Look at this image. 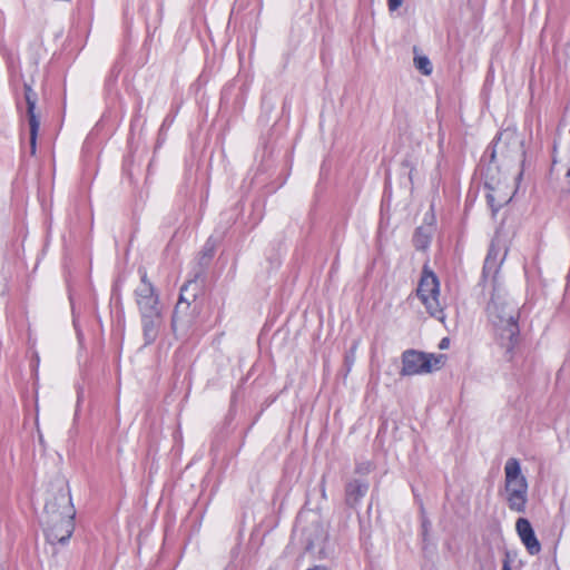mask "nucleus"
<instances>
[{
  "label": "nucleus",
  "mask_w": 570,
  "mask_h": 570,
  "mask_svg": "<svg viewBox=\"0 0 570 570\" xmlns=\"http://www.w3.org/2000/svg\"><path fill=\"white\" fill-rule=\"evenodd\" d=\"M489 321L495 328L499 343L507 352H511L518 342L519 309L500 286H494L487 306Z\"/></svg>",
  "instance_id": "1"
},
{
  "label": "nucleus",
  "mask_w": 570,
  "mask_h": 570,
  "mask_svg": "<svg viewBox=\"0 0 570 570\" xmlns=\"http://www.w3.org/2000/svg\"><path fill=\"white\" fill-rule=\"evenodd\" d=\"M504 499L511 511L524 513L528 502V482L520 462L510 458L504 465Z\"/></svg>",
  "instance_id": "2"
},
{
  "label": "nucleus",
  "mask_w": 570,
  "mask_h": 570,
  "mask_svg": "<svg viewBox=\"0 0 570 570\" xmlns=\"http://www.w3.org/2000/svg\"><path fill=\"white\" fill-rule=\"evenodd\" d=\"M524 155V139L515 128L508 127L499 132L492 146V161L500 157L503 161L522 164Z\"/></svg>",
  "instance_id": "3"
},
{
  "label": "nucleus",
  "mask_w": 570,
  "mask_h": 570,
  "mask_svg": "<svg viewBox=\"0 0 570 570\" xmlns=\"http://www.w3.org/2000/svg\"><path fill=\"white\" fill-rule=\"evenodd\" d=\"M446 356L444 354H432L407 350L402 354L401 375L412 376L428 374L442 368L445 364Z\"/></svg>",
  "instance_id": "4"
},
{
  "label": "nucleus",
  "mask_w": 570,
  "mask_h": 570,
  "mask_svg": "<svg viewBox=\"0 0 570 570\" xmlns=\"http://www.w3.org/2000/svg\"><path fill=\"white\" fill-rule=\"evenodd\" d=\"M416 294L426 312L440 322H444L443 304L440 301V283L436 275L424 266Z\"/></svg>",
  "instance_id": "5"
},
{
  "label": "nucleus",
  "mask_w": 570,
  "mask_h": 570,
  "mask_svg": "<svg viewBox=\"0 0 570 570\" xmlns=\"http://www.w3.org/2000/svg\"><path fill=\"white\" fill-rule=\"evenodd\" d=\"M73 514L71 497L69 492L61 490L47 500L41 515V523H52V521H58L65 517H73Z\"/></svg>",
  "instance_id": "6"
},
{
  "label": "nucleus",
  "mask_w": 570,
  "mask_h": 570,
  "mask_svg": "<svg viewBox=\"0 0 570 570\" xmlns=\"http://www.w3.org/2000/svg\"><path fill=\"white\" fill-rule=\"evenodd\" d=\"M136 302L141 315L160 313L158 295L148 281L146 272L141 273V282L136 288Z\"/></svg>",
  "instance_id": "7"
},
{
  "label": "nucleus",
  "mask_w": 570,
  "mask_h": 570,
  "mask_svg": "<svg viewBox=\"0 0 570 570\" xmlns=\"http://www.w3.org/2000/svg\"><path fill=\"white\" fill-rule=\"evenodd\" d=\"M73 517H65L52 523H41L49 543H66L73 532Z\"/></svg>",
  "instance_id": "8"
},
{
  "label": "nucleus",
  "mask_w": 570,
  "mask_h": 570,
  "mask_svg": "<svg viewBox=\"0 0 570 570\" xmlns=\"http://www.w3.org/2000/svg\"><path fill=\"white\" fill-rule=\"evenodd\" d=\"M24 99L27 102V114L30 129V147L31 154L33 155L36 153V141L40 126L39 119L35 114L38 97L37 94L32 90V88L27 83L24 85Z\"/></svg>",
  "instance_id": "9"
},
{
  "label": "nucleus",
  "mask_w": 570,
  "mask_h": 570,
  "mask_svg": "<svg viewBox=\"0 0 570 570\" xmlns=\"http://www.w3.org/2000/svg\"><path fill=\"white\" fill-rule=\"evenodd\" d=\"M515 530L528 552L532 556L538 554L541 550V544L537 539L529 520L524 518L518 519L515 522Z\"/></svg>",
  "instance_id": "10"
},
{
  "label": "nucleus",
  "mask_w": 570,
  "mask_h": 570,
  "mask_svg": "<svg viewBox=\"0 0 570 570\" xmlns=\"http://www.w3.org/2000/svg\"><path fill=\"white\" fill-rule=\"evenodd\" d=\"M194 312L195 308H191L189 304L177 302L173 314V328L175 331L178 328L187 330L193 323Z\"/></svg>",
  "instance_id": "11"
},
{
  "label": "nucleus",
  "mask_w": 570,
  "mask_h": 570,
  "mask_svg": "<svg viewBox=\"0 0 570 570\" xmlns=\"http://www.w3.org/2000/svg\"><path fill=\"white\" fill-rule=\"evenodd\" d=\"M142 332L145 344L149 345L155 342L161 325V313H153L141 315Z\"/></svg>",
  "instance_id": "12"
},
{
  "label": "nucleus",
  "mask_w": 570,
  "mask_h": 570,
  "mask_svg": "<svg viewBox=\"0 0 570 570\" xmlns=\"http://www.w3.org/2000/svg\"><path fill=\"white\" fill-rule=\"evenodd\" d=\"M368 484L357 480L351 481L346 484L345 494L346 503L351 507L356 505L361 499L366 494Z\"/></svg>",
  "instance_id": "13"
},
{
  "label": "nucleus",
  "mask_w": 570,
  "mask_h": 570,
  "mask_svg": "<svg viewBox=\"0 0 570 570\" xmlns=\"http://www.w3.org/2000/svg\"><path fill=\"white\" fill-rule=\"evenodd\" d=\"M199 286L197 281L190 279L181 286L178 302L189 304V306H191L197 298Z\"/></svg>",
  "instance_id": "14"
},
{
  "label": "nucleus",
  "mask_w": 570,
  "mask_h": 570,
  "mask_svg": "<svg viewBox=\"0 0 570 570\" xmlns=\"http://www.w3.org/2000/svg\"><path fill=\"white\" fill-rule=\"evenodd\" d=\"M413 61L414 67L424 76H430L432 73V63L426 56L415 55Z\"/></svg>",
  "instance_id": "15"
},
{
  "label": "nucleus",
  "mask_w": 570,
  "mask_h": 570,
  "mask_svg": "<svg viewBox=\"0 0 570 570\" xmlns=\"http://www.w3.org/2000/svg\"><path fill=\"white\" fill-rule=\"evenodd\" d=\"M414 246L417 249H425L429 244V237L426 235H423L421 232V228H419L414 235Z\"/></svg>",
  "instance_id": "16"
},
{
  "label": "nucleus",
  "mask_w": 570,
  "mask_h": 570,
  "mask_svg": "<svg viewBox=\"0 0 570 570\" xmlns=\"http://www.w3.org/2000/svg\"><path fill=\"white\" fill-rule=\"evenodd\" d=\"M566 179L563 181V185L561 187V193L569 194L570 193V168L566 170L564 175Z\"/></svg>",
  "instance_id": "17"
},
{
  "label": "nucleus",
  "mask_w": 570,
  "mask_h": 570,
  "mask_svg": "<svg viewBox=\"0 0 570 570\" xmlns=\"http://www.w3.org/2000/svg\"><path fill=\"white\" fill-rule=\"evenodd\" d=\"M370 470H371V464L368 462L364 463V464H358L356 466L357 473H367Z\"/></svg>",
  "instance_id": "18"
},
{
  "label": "nucleus",
  "mask_w": 570,
  "mask_h": 570,
  "mask_svg": "<svg viewBox=\"0 0 570 570\" xmlns=\"http://www.w3.org/2000/svg\"><path fill=\"white\" fill-rule=\"evenodd\" d=\"M492 259L495 261V254H494V247L493 246L489 250V254H488L487 259H485L484 268H487L490 265Z\"/></svg>",
  "instance_id": "19"
},
{
  "label": "nucleus",
  "mask_w": 570,
  "mask_h": 570,
  "mask_svg": "<svg viewBox=\"0 0 570 570\" xmlns=\"http://www.w3.org/2000/svg\"><path fill=\"white\" fill-rule=\"evenodd\" d=\"M510 562H511L510 556H509V553H505V558L503 560L502 570H512Z\"/></svg>",
  "instance_id": "20"
},
{
  "label": "nucleus",
  "mask_w": 570,
  "mask_h": 570,
  "mask_svg": "<svg viewBox=\"0 0 570 570\" xmlns=\"http://www.w3.org/2000/svg\"><path fill=\"white\" fill-rule=\"evenodd\" d=\"M403 2H389V9L390 11L393 13L395 12L401 6H402Z\"/></svg>",
  "instance_id": "21"
},
{
  "label": "nucleus",
  "mask_w": 570,
  "mask_h": 570,
  "mask_svg": "<svg viewBox=\"0 0 570 570\" xmlns=\"http://www.w3.org/2000/svg\"><path fill=\"white\" fill-rule=\"evenodd\" d=\"M450 346V340L448 337H444L441 340L439 347L441 350H446Z\"/></svg>",
  "instance_id": "22"
},
{
  "label": "nucleus",
  "mask_w": 570,
  "mask_h": 570,
  "mask_svg": "<svg viewBox=\"0 0 570 570\" xmlns=\"http://www.w3.org/2000/svg\"><path fill=\"white\" fill-rule=\"evenodd\" d=\"M488 199H489V203L491 204L492 207H494V196L493 195H488Z\"/></svg>",
  "instance_id": "23"
},
{
  "label": "nucleus",
  "mask_w": 570,
  "mask_h": 570,
  "mask_svg": "<svg viewBox=\"0 0 570 570\" xmlns=\"http://www.w3.org/2000/svg\"><path fill=\"white\" fill-rule=\"evenodd\" d=\"M510 200V198H502V199H499V206L502 204V203H508Z\"/></svg>",
  "instance_id": "24"
},
{
  "label": "nucleus",
  "mask_w": 570,
  "mask_h": 570,
  "mask_svg": "<svg viewBox=\"0 0 570 570\" xmlns=\"http://www.w3.org/2000/svg\"><path fill=\"white\" fill-rule=\"evenodd\" d=\"M402 165H403L404 167H411V165H410V161H409V160H404Z\"/></svg>",
  "instance_id": "25"
},
{
  "label": "nucleus",
  "mask_w": 570,
  "mask_h": 570,
  "mask_svg": "<svg viewBox=\"0 0 570 570\" xmlns=\"http://www.w3.org/2000/svg\"><path fill=\"white\" fill-rule=\"evenodd\" d=\"M412 171H413V168L411 167V169H410V174H409V178H410V180H412Z\"/></svg>",
  "instance_id": "26"
},
{
  "label": "nucleus",
  "mask_w": 570,
  "mask_h": 570,
  "mask_svg": "<svg viewBox=\"0 0 570 570\" xmlns=\"http://www.w3.org/2000/svg\"><path fill=\"white\" fill-rule=\"evenodd\" d=\"M308 570H324V569H321V568H314V569H308Z\"/></svg>",
  "instance_id": "27"
},
{
  "label": "nucleus",
  "mask_w": 570,
  "mask_h": 570,
  "mask_svg": "<svg viewBox=\"0 0 570 570\" xmlns=\"http://www.w3.org/2000/svg\"><path fill=\"white\" fill-rule=\"evenodd\" d=\"M267 570H275L274 568H268Z\"/></svg>",
  "instance_id": "28"
}]
</instances>
